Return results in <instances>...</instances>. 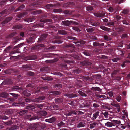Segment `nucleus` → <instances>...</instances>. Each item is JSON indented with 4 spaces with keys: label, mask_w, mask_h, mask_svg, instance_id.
I'll return each instance as SVG.
<instances>
[{
    "label": "nucleus",
    "mask_w": 130,
    "mask_h": 130,
    "mask_svg": "<svg viewBox=\"0 0 130 130\" xmlns=\"http://www.w3.org/2000/svg\"><path fill=\"white\" fill-rule=\"evenodd\" d=\"M40 21L41 22L39 24H37L35 25L34 26L35 27H43L44 26V24L43 22H51L52 21V20L51 19H41L40 20Z\"/></svg>",
    "instance_id": "nucleus-1"
},
{
    "label": "nucleus",
    "mask_w": 130,
    "mask_h": 130,
    "mask_svg": "<svg viewBox=\"0 0 130 130\" xmlns=\"http://www.w3.org/2000/svg\"><path fill=\"white\" fill-rule=\"evenodd\" d=\"M62 41L61 39V37L58 36H55L52 40V42L53 43H61Z\"/></svg>",
    "instance_id": "nucleus-2"
},
{
    "label": "nucleus",
    "mask_w": 130,
    "mask_h": 130,
    "mask_svg": "<svg viewBox=\"0 0 130 130\" xmlns=\"http://www.w3.org/2000/svg\"><path fill=\"white\" fill-rule=\"evenodd\" d=\"M44 47V45L43 44H38L32 47L31 48V50L32 51H37Z\"/></svg>",
    "instance_id": "nucleus-3"
},
{
    "label": "nucleus",
    "mask_w": 130,
    "mask_h": 130,
    "mask_svg": "<svg viewBox=\"0 0 130 130\" xmlns=\"http://www.w3.org/2000/svg\"><path fill=\"white\" fill-rule=\"evenodd\" d=\"M122 45H121L120 46H117L115 48V51L116 52V51H117V54H118V55L123 56L124 55L125 53L124 51L119 50V47H122Z\"/></svg>",
    "instance_id": "nucleus-4"
},
{
    "label": "nucleus",
    "mask_w": 130,
    "mask_h": 130,
    "mask_svg": "<svg viewBox=\"0 0 130 130\" xmlns=\"http://www.w3.org/2000/svg\"><path fill=\"white\" fill-rule=\"evenodd\" d=\"M45 99V97L44 96H40L38 98H35L32 101L34 102L39 103L41 102V101L44 100Z\"/></svg>",
    "instance_id": "nucleus-5"
},
{
    "label": "nucleus",
    "mask_w": 130,
    "mask_h": 130,
    "mask_svg": "<svg viewBox=\"0 0 130 130\" xmlns=\"http://www.w3.org/2000/svg\"><path fill=\"white\" fill-rule=\"evenodd\" d=\"M66 47L69 48L67 50V51L69 53L73 52L75 51L73 48H74V46L71 44H68L66 46Z\"/></svg>",
    "instance_id": "nucleus-6"
},
{
    "label": "nucleus",
    "mask_w": 130,
    "mask_h": 130,
    "mask_svg": "<svg viewBox=\"0 0 130 130\" xmlns=\"http://www.w3.org/2000/svg\"><path fill=\"white\" fill-rule=\"evenodd\" d=\"M12 17H7L5 20H4L2 22V24L3 26H4V25L11 21L12 19Z\"/></svg>",
    "instance_id": "nucleus-7"
},
{
    "label": "nucleus",
    "mask_w": 130,
    "mask_h": 130,
    "mask_svg": "<svg viewBox=\"0 0 130 130\" xmlns=\"http://www.w3.org/2000/svg\"><path fill=\"white\" fill-rule=\"evenodd\" d=\"M61 24V25H63L66 26H69L71 24V21L66 20L62 21Z\"/></svg>",
    "instance_id": "nucleus-8"
},
{
    "label": "nucleus",
    "mask_w": 130,
    "mask_h": 130,
    "mask_svg": "<svg viewBox=\"0 0 130 130\" xmlns=\"http://www.w3.org/2000/svg\"><path fill=\"white\" fill-rule=\"evenodd\" d=\"M86 125V123L84 121L80 122L77 124V127L78 128L84 127Z\"/></svg>",
    "instance_id": "nucleus-9"
},
{
    "label": "nucleus",
    "mask_w": 130,
    "mask_h": 130,
    "mask_svg": "<svg viewBox=\"0 0 130 130\" xmlns=\"http://www.w3.org/2000/svg\"><path fill=\"white\" fill-rule=\"evenodd\" d=\"M81 65L83 66H86L91 65L92 63L89 61H85L80 62Z\"/></svg>",
    "instance_id": "nucleus-10"
},
{
    "label": "nucleus",
    "mask_w": 130,
    "mask_h": 130,
    "mask_svg": "<svg viewBox=\"0 0 130 130\" xmlns=\"http://www.w3.org/2000/svg\"><path fill=\"white\" fill-rule=\"evenodd\" d=\"M47 35V34H44L42 35L38 39V42H40L45 40L46 39Z\"/></svg>",
    "instance_id": "nucleus-11"
},
{
    "label": "nucleus",
    "mask_w": 130,
    "mask_h": 130,
    "mask_svg": "<svg viewBox=\"0 0 130 130\" xmlns=\"http://www.w3.org/2000/svg\"><path fill=\"white\" fill-rule=\"evenodd\" d=\"M35 36L34 35H32L31 37L29 38L27 40V42L29 43H32L35 41Z\"/></svg>",
    "instance_id": "nucleus-12"
},
{
    "label": "nucleus",
    "mask_w": 130,
    "mask_h": 130,
    "mask_svg": "<svg viewBox=\"0 0 130 130\" xmlns=\"http://www.w3.org/2000/svg\"><path fill=\"white\" fill-rule=\"evenodd\" d=\"M42 79L44 80H47L48 81H51L53 80V78L48 77L45 75H44L41 77Z\"/></svg>",
    "instance_id": "nucleus-13"
},
{
    "label": "nucleus",
    "mask_w": 130,
    "mask_h": 130,
    "mask_svg": "<svg viewBox=\"0 0 130 130\" xmlns=\"http://www.w3.org/2000/svg\"><path fill=\"white\" fill-rule=\"evenodd\" d=\"M40 70L41 72L46 73L49 70V68L48 67H45L41 68Z\"/></svg>",
    "instance_id": "nucleus-14"
},
{
    "label": "nucleus",
    "mask_w": 130,
    "mask_h": 130,
    "mask_svg": "<svg viewBox=\"0 0 130 130\" xmlns=\"http://www.w3.org/2000/svg\"><path fill=\"white\" fill-rule=\"evenodd\" d=\"M94 15L98 17H102L105 16V14L103 12H97L94 13Z\"/></svg>",
    "instance_id": "nucleus-15"
},
{
    "label": "nucleus",
    "mask_w": 130,
    "mask_h": 130,
    "mask_svg": "<svg viewBox=\"0 0 130 130\" xmlns=\"http://www.w3.org/2000/svg\"><path fill=\"white\" fill-rule=\"evenodd\" d=\"M56 47L54 46H50V47H47L44 50V51H51L55 49Z\"/></svg>",
    "instance_id": "nucleus-16"
},
{
    "label": "nucleus",
    "mask_w": 130,
    "mask_h": 130,
    "mask_svg": "<svg viewBox=\"0 0 130 130\" xmlns=\"http://www.w3.org/2000/svg\"><path fill=\"white\" fill-rule=\"evenodd\" d=\"M30 91H27V90H25L23 92V94L25 96H29L31 95Z\"/></svg>",
    "instance_id": "nucleus-17"
},
{
    "label": "nucleus",
    "mask_w": 130,
    "mask_h": 130,
    "mask_svg": "<svg viewBox=\"0 0 130 130\" xmlns=\"http://www.w3.org/2000/svg\"><path fill=\"white\" fill-rule=\"evenodd\" d=\"M55 118L54 117H52V118L49 119H46L45 120V121L46 122L50 123H52L55 121Z\"/></svg>",
    "instance_id": "nucleus-18"
},
{
    "label": "nucleus",
    "mask_w": 130,
    "mask_h": 130,
    "mask_svg": "<svg viewBox=\"0 0 130 130\" xmlns=\"http://www.w3.org/2000/svg\"><path fill=\"white\" fill-rule=\"evenodd\" d=\"M47 112L44 111H41L38 114V115L39 117H41V118L42 116H45L47 115Z\"/></svg>",
    "instance_id": "nucleus-19"
},
{
    "label": "nucleus",
    "mask_w": 130,
    "mask_h": 130,
    "mask_svg": "<svg viewBox=\"0 0 130 130\" xmlns=\"http://www.w3.org/2000/svg\"><path fill=\"white\" fill-rule=\"evenodd\" d=\"M64 95L70 98H72L73 97H75L77 96L76 94H75L73 93H67L65 94Z\"/></svg>",
    "instance_id": "nucleus-20"
},
{
    "label": "nucleus",
    "mask_w": 130,
    "mask_h": 130,
    "mask_svg": "<svg viewBox=\"0 0 130 130\" xmlns=\"http://www.w3.org/2000/svg\"><path fill=\"white\" fill-rule=\"evenodd\" d=\"M91 90L93 91H98L99 92H101L102 89L99 87H92L91 89Z\"/></svg>",
    "instance_id": "nucleus-21"
},
{
    "label": "nucleus",
    "mask_w": 130,
    "mask_h": 130,
    "mask_svg": "<svg viewBox=\"0 0 130 130\" xmlns=\"http://www.w3.org/2000/svg\"><path fill=\"white\" fill-rule=\"evenodd\" d=\"M27 12H24L18 15L17 17L18 18H20L24 17L25 15H27Z\"/></svg>",
    "instance_id": "nucleus-22"
},
{
    "label": "nucleus",
    "mask_w": 130,
    "mask_h": 130,
    "mask_svg": "<svg viewBox=\"0 0 130 130\" xmlns=\"http://www.w3.org/2000/svg\"><path fill=\"white\" fill-rule=\"evenodd\" d=\"M21 39V38H20L19 37L17 36L14 37L13 40L14 42L15 43H16Z\"/></svg>",
    "instance_id": "nucleus-23"
},
{
    "label": "nucleus",
    "mask_w": 130,
    "mask_h": 130,
    "mask_svg": "<svg viewBox=\"0 0 130 130\" xmlns=\"http://www.w3.org/2000/svg\"><path fill=\"white\" fill-rule=\"evenodd\" d=\"M24 102H20V103H13L12 105L13 106H20V105L22 106L24 105Z\"/></svg>",
    "instance_id": "nucleus-24"
},
{
    "label": "nucleus",
    "mask_w": 130,
    "mask_h": 130,
    "mask_svg": "<svg viewBox=\"0 0 130 130\" xmlns=\"http://www.w3.org/2000/svg\"><path fill=\"white\" fill-rule=\"evenodd\" d=\"M98 123L95 122L91 123L89 126V128L90 129H92L93 128L95 127L96 125H98Z\"/></svg>",
    "instance_id": "nucleus-25"
},
{
    "label": "nucleus",
    "mask_w": 130,
    "mask_h": 130,
    "mask_svg": "<svg viewBox=\"0 0 130 130\" xmlns=\"http://www.w3.org/2000/svg\"><path fill=\"white\" fill-rule=\"evenodd\" d=\"M74 5L75 3L74 2H68L65 4V5L67 7H70L72 8L70 6H74Z\"/></svg>",
    "instance_id": "nucleus-26"
},
{
    "label": "nucleus",
    "mask_w": 130,
    "mask_h": 130,
    "mask_svg": "<svg viewBox=\"0 0 130 130\" xmlns=\"http://www.w3.org/2000/svg\"><path fill=\"white\" fill-rule=\"evenodd\" d=\"M105 126L107 127H112L115 125L112 122H107L105 123Z\"/></svg>",
    "instance_id": "nucleus-27"
},
{
    "label": "nucleus",
    "mask_w": 130,
    "mask_h": 130,
    "mask_svg": "<svg viewBox=\"0 0 130 130\" xmlns=\"http://www.w3.org/2000/svg\"><path fill=\"white\" fill-rule=\"evenodd\" d=\"M77 111L76 110H74L73 111H71L69 112L67 114V115L68 116H73L74 115L77 114Z\"/></svg>",
    "instance_id": "nucleus-28"
},
{
    "label": "nucleus",
    "mask_w": 130,
    "mask_h": 130,
    "mask_svg": "<svg viewBox=\"0 0 130 130\" xmlns=\"http://www.w3.org/2000/svg\"><path fill=\"white\" fill-rule=\"evenodd\" d=\"M22 25L21 24H19L13 26V29L15 30H16L19 29H21L22 28Z\"/></svg>",
    "instance_id": "nucleus-29"
},
{
    "label": "nucleus",
    "mask_w": 130,
    "mask_h": 130,
    "mask_svg": "<svg viewBox=\"0 0 130 130\" xmlns=\"http://www.w3.org/2000/svg\"><path fill=\"white\" fill-rule=\"evenodd\" d=\"M100 27L101 29L105 31H108L110 30V28H108L104 26H100Z\"/></svg>",
    "instance_id": "nucleus-30"
},
{
    "label": "nucleus",
    "mask_w": 130,
    "mask_h": 130,
    "mask_svg": "<svg viewBox=\"0 0 130 130\" xmlns=\"http://www.w3.org/2000/svg\"><path fill=\"white\" fill-rule=\"evenodd\" d=\"M13 46L12 45H10L5 48L4 51V53H8L10 49L12 48Z\"/></svg>",
    "instance_id": "nucleus-31"
},
{
    "label": "nucleus",
    "mask_w": 130,
    "mask_h": 130,
    "mask_svg": "<svg viewBox=\"0 0 130 130\" xmlns=\"http://www.w3.org/2000/svg\"><path fill=\"white\" fill-rule=\"evenodd\" d=\"M90 24L96 27L99 25L100 24V23L97 21L91 22H90Z\"/></svg>",
    "instance_id": "nucleus-32"
},
{
    "label": "nucleus",
    "mask_w": 130,
    "mask_h": 130,
    "mask_svg": "<svg viewBox=\"0 0 130 130\" xmlns=\"http://www.w3.org/2000/svg\"><path fill=\"white\" fill-rule=\"evenodd\" d=\"M9 96L8 93L6 92L2 93L0 94V96L2 98H6Z\"/></svg>",
    "instance_id": "nucleus-33"
},
{
    "label": "nucleus",
    "mask_w": 130,
    "mask_h": 130,
    "mask_svg": "<svg viewBox=\"0 0 130 130\" xmlns=\"http://www.w3.org/2000/svg\"><path fill=\"white\" fill-rule=\"evenodd\" d=\"M99 111L95 112L93 114V116L92 117V119L94 120L95 119H96L97 117L99 116Z\"/></svg>",
    "instance_id": "nucleus-34"
},
{
    "label": "nucleus",
    "mask_w": 130,
    "mask_h": 130,
    "mask_svg": "<svg viewBox=\"0 0 130 130\" xmlns=\"http://www.w3.org/2000/svg\"><path fill=\"white\" fill-rule=\"evenodd\" d=\"M58 126L59 127H63L65 126V124L62 121L60 122L57 124Z\"/></svg>",
    "instance_id": "nucleus-35"
},
{
    "label": "nucleus",
    "mask_w": 130,
    "mask_h": 130,
    "mask_svg": "<svg viewBox=\"0 0 130 130\" xmlns=\"http://www.w3.org/2000/svg\"><path fill=\"white\" fill-rule=\"evenodd\" d=\"M58 33L60 34L65 35L67 33V32L64 30H58Z\"/></svg>",
    "instance_id": "nucleus-36"
},
{
    "label": "nucleus",
    "mask_w": 130,
    "mask_h": 130,
    "mask_svg": "<svg viewBox=\"0 0 130 130\" xmlns=\"http://www.w3.org/2000/svg\"><path fill=\"white\" fill-rule=\"evenodd\" d=\"M42 12V11L40 10H37L32 12L31 13L33 15H36L38 14H40Z\"/></svg>",
    "instance_id": "nucleus-37"
},
{
    "label": "nucleus",
    "mask_w": 130,
    "mask_h": 130,
    "mask_svg": "<svg viewBox=\"0 0 130 130\" xmlns=\"http://www.w3.org/2000/svg\"><path fill=\"white\" fill-rule=\"evenodd\" d=\"M39 126V125L38 124H33L31 125L30 127L32 128L36 129Z\"/></svg>",
    "instance_id": "nucleus-38"
},
{
    "label": "nucleus",
    "mask_w": 130,
    "mask_h": 130,
    "mask_svg": "<svg viewBox=\"0 0 130 130\" xmlns=\"http://www.w3.org/2000/svg\"><path fill=\"white\" fill-rule=\"evenodd\" d=\"M55 100L56 103H61L63 101V99L61 98H56Z\"/></svg>",
    "instance_id": "nucleus-39"
},
{
    "label": "nucleus",
    "mask_w": 130,
    "mask_h": 130,
    "mask_svg": "<svg viewBox=\"0 0 130 130\" xmlns=\"http://www.w3.org/2000/svg\"><path fill=\"white\" fill-rule=\"evenodd\" d=\"M41 118V117H39V116L38 115L37 116H33L32 117L30 118V120L32 121L35 120L36 119H39V118Z\"/></svg>",
    "instance_id": "nucleus-40"
},
{
    "label": "nucleus",
    "mask_w": 130,
    "mask_h": 130,
    "mask_svg": "<svg viewBox=\"0 0 130 130\" xmlns=\"http://www.w3.org/2000/svg\"><path fill=\"white\" fill-rule=\"evenodd\" d=\"M19 127L17 125H12L9 130H15L19 129Z\"/></svg>",
    "instance_id": "nucleus-41"
},
{
    "label": "nucleus",
    "mask_w": 130,
    "mask_h": 130,
    "mask_svg": "<svg viewBox=\"0 0 130 130\" xmlns=\"http://www.w3.org/2000/svg\"><path fill=\"white\" fill-rule=\"evenodd\" d=\"M82 79L84 81H87L88 80H91L93 79L92 78H90L89 76H83L82 77Z\"/></svg>",
    "instance_id": "nucleus-42"
},
{
    "label": "nucleus",
    "mask_w": 130,
    "mask_h": 130,
    "mask_svg": "<svg viewBox=\"0 0 130 130\" xmlns=\"http://www.w3.org/2000/svg\"><path fill=\"white\" fill-rule=\"evenodd\" d=\"M35 19L34 18L32 17L26 18L24 19V21H27L28 22H29L33 21Z\"/></svg>",
    "instance_id": "nucleus-43"
},
{
    "label": "nucleus",
    "mask_w": 130,
    "mask_h": 130,
    "mask_svg": "<svg viewBox=\"0 0 130 130\" xmlns=\"http://www.w3.org/2000/svg\"><path fill=\"white\" fill-rule=\"evenodd\" d=\"M28 59L29 60H35L37 58V56L36 55H33L29 56L28 57Z\"/></svg>",
    "instance_id": "nucleus-44"
},
{
    "label": "nucleus",
    "mask_w": 130,
    "mask_h": 130,
    "mask_svg": "<svg viewBox=\"0 0 130 130\" xmlns=\"http://www.w3.org/2000/svg\"><path fill=\"white\" fill-rule=\"evenodd\" d=\"M58 61V59L57 58H54L52 60H46L45 62L47 63L55 62H57Z\"/></svg>",
    "instance_id": "nucleus-45"
},
{
    "label": "nucleus",
    "mask_w": 130,
    "mask_h": 130,
    "mask_svg": "<svg viewBox=\"0 0 130 130\" xmlns=\"http://www.w3.org/2000/svg\"><path fill=\"white\" fill-rule=\"evenodd\" d=\"M17 33L16 32H13L12 33L8 35L7 36V38H10L12 37H13L16 35Z\"/></svg>",
    "instance_id": "nucleus-46"
},
{
    "label": "nucleus",
    "mask_w": 130,
    "mask_h": 130,
    "mask_svg": "<svg viewBox=\"0 0 130 130\" xmlns=\"http://www.w3.org/2000/svg\"><path fill=\"white\" fill-rule=\"evenodd\" d=\"M25 7V6L23 5H22L20 6L18 8H17L15 10V12H16L17 11H19V10H21L23 9Z\"/></svg>",
    "instance_id": "nucleus-47"
},
{
    "label": "nucleus",
    "mask_w": 130,
    "mask_h": 130,
    "mask_svg": "<svg viewBox=\"0 0 130 130\" xmlns=\"http://www.w3.org/2000/svg\"><path fill=\"white\" fill-rule=\"evenodd\" d=\"M28 111L26 110H23L20 111L19 112V114L20 115L22 116L24 115L25 113L27 112Z\"/></svg>",
    "instance_id": "nucleus-48"
},
{
    "label": "nucleus",
    "mask_w": 130,
    "mask_h": 130,
    "mask_svg": "<svg viewBox=\"0 0 130 130\" xmlns=\"http://www.w3.org/2000/svg\"><path fill=\"white\" fill-rule=\"evenodd\" d=\"M53 12L56 13H59L62 12V10L61 9H54L53 10Z\"/></svg>",
    "instance_id": "nucleus-49"
},
{
    "label": "nucleus",
    "mask_w": 130,
    "mask_h": 130,
    "mask_svg": "<svg viewBox=\"0 0 130 130\" xmlns=\"http://www.w3.org/2000/svg\"><path fill=\"white\" fill-rule=\"evenodd\" d=\"M72 12L70 10H65L63 11V13L65 14L71 15L72 14Z\"/></svg>",
    "instance_id": "nucleus-50"
},
{
    "label": "nucleus",
    "mask_w": 130,
    "mask_h": 130,
    "mask_svg": "<svg viewBox=\"0 0 130 130\" xmlns=\"http://www.w3.org/2000/svg\"><path fill=\"white\" fill-rule=\"evenodd\" d=\"M112 121L113 122V123L114 125H116V124L119 125L121 123L120 121L119 120H113Z\"/></svg>",
    "instance_id": "nucleus-51"
},
{
    "label": "nucleus",
    "mask_w": 130,
    "mask_h": 130,
    "mask_svg": "<svg viewBox=\"0 0 130 130\" xmlns=\"http://www.w3.org/2000/svg\"><path fill=\"white\" fill-rule=\"evenodd\" d=\"M54 56V54L52 53H48L44 55V56L46 57L51 58Z\"/></svg>",
    "instance_id": "nucleus-52"
},
{
    "label": "nucleus",
    "mask_w": 130,
    "mask_h": 130,
    "mask_svg": "<svg viewBox=\"0 0 130 130\" xmlns=\"http://www.w3.org/2000/svg\"><path fill=\"white\" fill-rule=\"evenodd\" d=\"M103 38L105 40L107 41L111 40V38L110 37H108V36L105 35L103 36Z\"/></svg>",
    "instance_id": "nucleus-53"
},
{
    "label": "nucleus",
    "mask_w": 130,
    "mask_h": 130,
    "mask_svg": "<svg viewBox=\"0 0 130 130\" xmlns=\"http://www.w3.org/2000/svg\"><path fill=\"white\" fill-rule=\"evenodd\" d=\"M51 93L55 95H59L61 94L60 92L57 91H52Z\"/></svg>",
    "instance_id": "nucleus-54"
},
{
    "label": "nucleus",
    "mask_w": 130,
    "mask_h": 130,
    "mask_svg": "<svg viewBox=\"0 0 130 130\" xmlns=\"http://www.w3.org/2000/svg\"><path fill=\"white\" fill-rule=\"evenodd\" d=\"M89 39L90 41H92L94 40H97V38L96 37L93 36H90L89 38Z\"/></svg>",
    "instance_id": "nucleus-55"
},
{
    "label": "nucleus",
    "mask_w": 130,
    "mask_h": 130,
    "mask_svg": "<svg viewBox=\"0 0 130 130\" xmlns=\"http://www.w3.org/2000/svg\"><path fill=\"white\" fill-rule=\"evenodd\" d=\"M54 86L55 88L60 89L62 88V84H57L54 85Z\"/></svg>",
    "instance_id": "nucleus-56"
},
{
    "label": "nucleus",
    "mask_w": 130,
    "mask_h": 130,
    "mask_svg": "<svg viewBox=\"0 0 130 130\" xmlns=\"http://www.w3.org/2000/svg\"><path fill=\"white\" fill-rule=\"evenodd\" d=\"M22 68H25V70H27L30 69V67L28 65H23Z\"/></svg>",
    "instance_id": "nucleus-57"
},
{
    "label": "nucleus",
    "mask_w": 130,
    "mask_h": 130,
    "mask_svg": "<svg viewBox=\"0 0 130 130\" xmlns=\"http://www.w3.org/2000/svg\"><path fill=\"white\" fill-rule=\"evenodd\" d=\"M0 118L3 120H6L9 119V117L5 115H0Z\"/></svg>",
    "instance_id": "nucleus-58"
},
{
    "label": "nucleus",
    "mask_w": 130,
    "mask_h": 130,
    "mask_svg": "<svg viewBox=\"0 0 130 130\" xmlns=\"http://www.w3.org/2000/svg\"><path fill=\"white\" fill-rule=\"evenodd\" d=\"M128 37L127 34L126 33H123L121 36V38L122 39H124Z\"/></svg>",
    "instance_id": "nucleus-59"
},
{
    "label": "nucleus",
    "mask_w": 130,
    "mask_h": 130,
    "mask_svg": "<svg viewBox=\"0 0 130 130\" xmlns=\"http://www.w3.org/2000/svg\"><path fill=\"white\" fill-rule=\"evenodd\" d=\"M21 88L17 86H14L12 87V89H14L16 91L20 90Z\"/></svg>",
    "instance_id": "nucleus-60"
},
{
    "label": "nucleus",
    "mask_w": 130,
    "mask_h": 130,
    "mask_svg": "<svg viewBox=\"0 0 130 130\" xmlns=\"http://www.w3.org/2000/svg\"><path fill=\"white\" fill-rule=\"evenodd\" d=\"M3 123L5 125H7L8 126L12 124V121L10 120L6 122H3Z\"/></svg>",
    "instance_id": "nucleus-61"
},
{
    "label": "nucleus",
    "mask_w": 130,
    "mask_h": 130,
    "mask_svg": "<svg viewBox=\"0 0 130 130\" xmlns=\"http://www.w3.org/2000/svg\"><path fill=\"white\" fill-rule=\"evenodd\" d=\"M39 4H38V3H33L31 6H32V7L34 8L32 9H35L36 8H38V7L39 6Z\"/></svg>",
    "instance_id": "nucleus-62"
},
{
    "label": "nucleus",
    "mask_w": 130,
    "mask_h": 130,
    "mask_svg": "<svg viewBox=\"0 0 130 130\" xmlns=\"http://www.w3.org/2000/svg\"><path fill=\"white\" fill-rule=\"evenodd\" d=\"M87 32L89 33H91L94 31V29L93 28H87L86 29Z\"/></svg>",
    "instance_id": "nucleus-63"
},
{
    "label": "nucleus",
    "mask_w": 130,
    "mask_h": 130,
    "mask_svg": "<svg viewBox=\"0 0 130 130\" xmlns=\"http://www.w3.org/2000/svg\"><path fill=\"white\" fill-rule=\"evenodd\" d=\"M80 72V71L79 70V69L78 68L75 69L73 70V73H74L79 74Z\"/></svg>",
    "instance_id": "nucleus-64"
}]
</instances>
